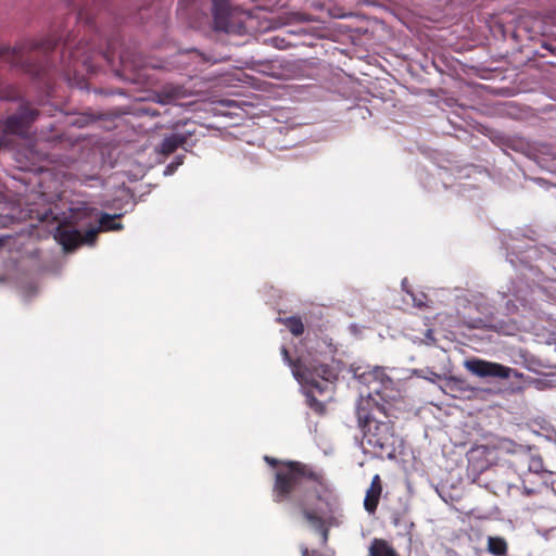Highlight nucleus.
Returning a JSON list of instances; mask_svg holds the SVG:
<instances>
[{"instance_id": "f257e3e1", "label": "nucleus", "mask_w": 556, "mask_h": 556, "mask_svg": "<svg viewBox=\"0 0 556 556\" xmlns=\"http://www.w3.org/2000/svg\"><path fill=\"white\" fill-rule=\"evenodd\" d=\"M273 468V501L290 503L302 519L321 538V544L329 540L330 519L338 504L333 486L321 469L300 460L277 459L265 456Z\"/></svg>"}, {"instance_id": "f03ea898", "label": "nucleus", "mask_w": 556, "mask_h": 556, "mask_svg": "<svg viewBox=\"0 0 556 556\" xmlns=\"http://www.w3.org/2000/svg\"><path fill=\"white\" fill-rule=\"evenodd\" d=\"M368 377L372 378L367 380L371 391L367 396H362L356 406L358 427L363 431L362 443L377 456L391 458L396 451L393 425L391 421L379 420L377 414L390 416L392 402L399 391L395 390L393 380L381 369L374 370Z\"/></svg>"}, {"instance_id": "7ed1b4c3", "label": "nucleus", "mask_w": 556, "mask_h": 556, "mask_svg": "<svg viewBox=\"0 0 556 556\" xmlns=\"http://www.w3.org/2000/svg\"><path fill=\"white\" fill-rule=\"evenodd\" d=\"M60 37L49 35L41 40H26L14 48L0 47V59L12 68L38 78H45L52 66L49 53L58 46Z\"/></svg>"}, {"instance_id": "20e7f679", "label": "nucleus", "mask_w": 556, "mask_h": 556, "mask_svg": "<svg viewBox=\"0 0 556 556\" xmlns=\"http://www.w3.org/2000/svg\"><path fill=\"white\" fill-rule=\"evenodd\" d=\"M121 216L122 214L110 215L103 213L99 219V227H90L85 233L72 227L61 226L58 228L55 238L65 251H73L81 244L92 245L96 243L100 231L123 229V225L116 223V218Z\"/></svg>"}, {"instance_id": "39448f33", "label": "nucleus", "mask_w": 556, "mask_h": 556, "mask_svg": "<svg viewBox=\"0 0 556 556\" xmlns=\"http://www.w3.org/2000/svg\"><path fill=\"white\" fill-rule=\"evenodd\" d=\"M337 377V372L330 365L314 361L308 365H302L300 376H298L296 380L316 390L318 393H324L326 386L319 382L317 378H320L327 383L334 381Z\"/></svg>"}, {"instance_id": "423d86ee", "label": "nucleus", "mask_w": 556, "mask_h": 556, "mask_svg": "<svg viewBox=\"0 0 556 556\" xmlns=\"http://www.w3.org/2000/svg\"><path fill=\"white\" fill-rule=\"evenodd\" d=\"M465 367L473 375L485 378L496 377L508 379L511 374V368L498 363L488 362L479 358L466 361Z\"/></svg>"}, {"instance_id": "0eeeda50", "label": "nucleus", "mask_w": 556, "mask_h": 556, "mask_svg": "<svg viewBox=\"0 0 556 556\" xmlns=\"http://www.w3.org/2000/svg\"><path fill=\"white\" fill-rule=\"evenodd\" d=\"M213 23L216 30L231 31L230 7L228 0H212Z\"/></svg>"}, {"instance_id": "6e6552de", "label": "nucleus", "mask_w": 556, "mask_h": 556, "mask_svg": "<svg viewBox=\"0 0 556 556\" xmlns=\"http://www.w3.org/2000/svg\"><path fill=\"white\" fill-rule=\"evenodd\" d=\"M382 492V484L379 475H375L371 479L370 486L366 491L364 500V507L369 514H374L377 510L379 500Z\"/></svg>"}, {"instance_id": "1a4fd4ad", "label": "nucleus", "mask_w": 556, "mask_h": 556, "mask_svg": "<svg viewBox=\"0 0 556 556\" xmlns=\"http://www.w3.org/2000/svg\"><path fill=\"white\" fill-rule=\"evenodd\" d=\"M156 96L160 103L168 104L188 97V91L181 85L166 84L161 88Z\"/></svg>"}, {"instance_id": "9d476101", "label": "nucleus", "mask_w": 556, "mask_h": 556, "mask_svg": "<svg viewBox=\"0 0 556 556\" xmlns=\"http://www.w3.org/2000/svg\"><path fill=\"white\" fill-rule=\"evenodd\" d=\"M445 388L447 392L453 397L462 399V397H469V395L473 392V388L469 386L467 380L458 377H451L445 382Z\"/></svg>"}, {"instance_id": "9b49d317", "label": "nucleus", "mask_w": 556, "mask_h": 556, "mask_svg": "<svg viewBox=\"0 0 556 556\" xmlns=\"http://www.w3.org/2000/svg\"><path fill=\"white\" fill-rule=\"evenodd\" d=\"M368 556H399V554L388 541L375 538L370 543Z\"/></svg>"}, {"instance_id": "f8f14e48", "label": "nucleus", "mask_w": 556, "mask_h": 556, "mask_svg": "<svg viewBox=\"0 0 556 556\" xmlns=\"http://www.w3.org/2000/svg\"><path fill=\"white\" fill-rule=\"evenodd\" d=\"M186 142V138L180 134H173L165 137L157 151L163 155H169L174 153L180 146Z\"/></svg>"}, {"instance_id": "ddd939ff", "label": "nucleus", "mask_w": 556, "mask_h": 556, "mask_svg": "<svg viewBox=\"0 0 556 556\" xmlns=\"http://www.w3.org/2000/svg\"><path fill=\"white\" fill-rule=\"evenodd\" d=\"M277 321L285 325L295 337H300L304 333L305 328L300 316H290L286 318L279 317L277 318Z\"/></svg>"}, {"instance_id": "4468645a", "label": "nucleus", "mask_w": 556, "mask_h": 556, "mask_svg": "<svg viewBox=\"0 0 556 556\" xmlns=\"http://www.w3.org/2000/svg\"><path fill=\"white\" fill-rule=\"evenodd\" d=\"M486 549L494 556H504L507 553L508 544L502 536H489Z\"/></svg>"}, {"instance_id": "2eb2a0df", "label": "nucleus", "mask_w": 556, "mask_h": 556, "mask_svg": "<svg viewBox=\"0 0 556 556\" xmlns=\"http://www.w3.org/2000/svg\"><path fill=\"white\" fill-rule=\"evenodd\" d=\"M518 456L528 464V470L539 472L543 469L541 458L533 457L528 451L523 450L521 446L518 450Z\"/></svg>"}, {"instance_id": "dca6fc26", "label": "nucleus", "mask_w": 556, "mask_h": 556, "mask_svg": "<svg viewBox=\"0 0 556 556\" xmlns=\"http://www.w3.org/2000/svg\"><path fill=\"white\" fill-rule=\"evenodd\" d=\"M21 92L17 87L13 85H7L0 81V99L8 101L18 100Z\"/></svg>"}, {"instance_id": "f3484780", "label": "nucleus", "mask_w": 556, "mask_h": 556, "mask_svg": "<svg viewBox=\"0 0 556 556\" xmlns=\"http://www.w3.org/2000/svg\"><path fill=\"white\" fill-rule=\"evenodd\" d=\"M280 353L282 355L283 361L291 367L294 378L298 379V376H300V370L303 365L301 359H293L285 345L281 346Z\"/></svg>"}, {"instance_id": "a211bd4d", "label": "nucleus", "mask_w": 556, "mask_h": 556, "mask_svg": "<svg viewBox=\"0 0 556 556\" xmlns=\"http://www.w3.org/2000/svg\"><path fill=\"white\" fill-rule=\"evenodd\" d=\"M305 396H306V404L311 409H313L315 413H317L319 415L325 413V410H326L325 404L321 401L316 399V396L313 393V390H307L305 392Z\"/></svg>"}, {"instance_id": "6ab92c4d", "label": "nucleus", "mask_w": 556, "mask_h": 556, "mask_svg": "<svg viewBox=\"0 0 556 556\" xmlns=\"http://www.w3.org/2000/svg\"><path fill=\"white\" fill-rule=\"evenodd\" d=\"M301 554L302 556H309V551L306 546L301 547Z\"/></svg>"}, {"instance_id": "aec40b11", "label": "nucleus", "mask_w": 556, "mask_h": 556, "mask_svg": "<svg viewBox=\"0 0 556 556\" xmlns=\"http://www.w3.org/2000/svg\"><path fill=\"white\" fill-rule=\"evenodd\" d=\"M415 305L418 307H421L424 303L421 301H417V299L414 298Z\"/></svg>"}, {"instance_id": "412c9836", "label": "nucleus", "mask_w": 556, "mask_h": 556, "mask_svg": "<svg viewBox=\"0 0 556 556\" xmlns=\"http://www.w3.org/2000/svg\"><path fill=\"white\" fill-rule=\"evenodd\" d=\"M3 245V240L0 239V248Z\"/></svg>"}]
</instances>
